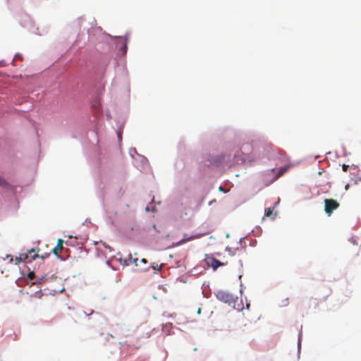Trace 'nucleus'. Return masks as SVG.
Wrapping results in <instances>:
<instances>
[{"mask_svg": "<svg viewBox=\"0 0 361 361\" xmlns=\"http://www.w3.org/2000/svg\"><path fill=\"white\" fill-rule=\"evenodd\" d=\"M140 262L141 263H143V264H147V261L146 259L143 258L140 260Z\"/></svg>", "mask_w": 361, "mask_h": 361, "instance_id": "412c9836", "label": "nucleus"}, {"mask_svg": "<svg viewBox=\"0 0 361 361\" xmlns=\"http://www.w3.org/2000/svg\"><path fill=\"white\" fill-rule=\"evenodd\" d=\"M44 295V294L40 291L35 292L34 295H32V297L37 298L39 299L42 298V297Z\"/></svg>", "mask_w": 361, "mask_h": 361, "instance_id": "2eb2a0df", "label": "nucleus"}, {"mask_svg": "<svg viewBox=\"0 0 361 361\" xmlns=\"http://www.w3.org/2000/svg\"><path fill=\"white\" fill-rule=\"evenodd\" d=\"M239 262H240V266L242 267L243 264H242V259H240Z\"/></svg>", "mask_w": 361, "mask_h": 361, "instance_id": "5701e85b", "label": "nucleus"}, {"mask_svg": "<svg viewBox=\"0 0 361 361\" xmlns=\"http://www.w3.org/2000/svg\"><path fill=\"white\" fill-rule=\"evenodd\" d=\"M35 250L34 248H32L31 250H28V254L31 255L32 253H35Z\"/></svg>", "mask_w": 361, "mask_h": 361, "instance_id": "aec40b11", "label": "nucleus"}, {"mask_svg": "<svg viewBox=\"0 0 361 361\" xmlns=\"http://www.w3.org/2000/svg\"><path fill=\"white\" fill-rule=\"evenodd\" d=\"M28 258V255L26 253L20 254V260L21 261H26Z\"/></svg>", "mask_w": 361, "mask_h": 361, "instance_id": "dca6fc26", "label": "nucleus"}, {"mask_svg": "<svg viewBox=\"0 0 361 361\" xmlns=\"http://www.w3.org/2000/svg\"><path fill=\"white\" fill-rule=\"evenodd\" d=\"M218 298L224 301V302L228 303L231 305L233 303H235L238 301V298H234L233 296L228 293H219Z\"/></svg>", "mask_w": 361, "mask_h": 361, "instance_id": "7ed1b4c3", "label": "nucleus"}, {"mask_svg": "<svg viewBox=\"0 0 361 361\" xmlns=\"http://www.w3.org/2000/svg\"><path fill=\"white\" fill-rule=\"evenodd\" d=\"M349 168V166L347 164H343L342 166L343 171L346 172L348 171V169Z\"/></svg>", "mask_w": 361, "mask_h": 361, "instance_id": "a211bd4d", "label": "nucleus"}, {"mask_svg": "<svg viewBox=\"0 0 361 361\" xmlns=\"http://www.w3.org/2000/svg\"><path fill=\"white\" fill-rule=\"evenodd\" d=\"M49 254L48 253H46L45 255H41L39 256L38 254H34L32 256V258L33 259H36L37 257H40L42 258V259H44L46 257L49 256Z\"/></svg>", "mask_w": 361, "mask_h": 361, "instance_id": "4468645a", "label": "nucleus"}, {"mask_svg": "<svg viewBox=\"0 0 361 361\" xmlns=\"http://www.w3.org/2000/svg\"><path fill=\"white\" fill-rule=\"evenodd\" d=\"M340 206V204L334 199H325L324 200V211L328 216L331 215L333 212L337 209Z\"/></svg>", "mask_w": 361, "mask_h": 361, "instance_id": "f257e3e1", "label": "nucleus"}, {"mask_svg": "<svg viewBox=\"0 0 361 361\" xmlns=\"http://www.w3.org/2000/svg\"><path fill=\"white\" fill-rule=\"evenodd\" d=\"M119 261L124 266H128L130 264V262H129L128 257L127 259H120Z\"/></svg>", "mask_w": 361, "mask_h": 361, "instance_id": "ddd939ff", "label": "nucleus"}, {"mask_svg": "<svg viewBox=\"0 0 361 361\" xmlns=\"http://www.w3.org/2000/svg\"><path fill=\"white\" fill-rule=\"evenodd\" d=\"M28 278L30 279H34L35 277V272L34 271H31L27 275Z\"/></svg>", "mask_w": 361, "mask_h": 361, "instance_id": "f3484780", "label": "nucleus"}, {"mask_svg": "<svg viewBox=\"0 0 361 361\" xmlns=\"http://www.w3.org/2000/svg\"><path fill=\"white\" fill-rule=\"evenodd\" d=\"M205 261L209 266H211L214 269V270H216L220 266H224L228 264L227 262H221L213 257H208L207 255Z\"/></svg>", "mask_w": 361, "mask_h": 361, "instance_id": "f03ea898", "label": "nucleus"}, {"mask_svg": "<svg viewBox=\"0 0 361 361\" xmlns=\"http://www.w3.org/2000/svg\"><path fill=\"white\" fill-rule=\"evenodd\" d=\"M273 209H274V208L265 209V216L267 217H270L272 219H274L276 214H273Z\"/></svg>", "mask_w": 361, "mask_h": 361, "instance_id": "1a4fd4ad", "label": "nucleus"}, {"mask_svg": "<svg viewBox=\"0 0 361 361\" xmlns=\"http://www.w3.org/2000/svg\"><path fill=\"white\" fill-rule=\"evenodd\" d=\"M201 236H202V234H197V235H190V236L188 237L187 235L185 234L184 238L182 240H180L179 242H178L176 243V245H183L190 240L197 239V238H200Z\"/></svg>", "mask_w": 361, "mask_h": 361, "instance_id": "39448f33", "label": "nucleus"}, {"mask_svg": "<svg viewBox=\"0 0 361 361\" xmlns=\"http://www.w3.org/2000/svg\"><path fill=\"white\" fill-rule=\"evenodd\" d=\"M128 258H129V262H130V264H134L137 267L139 266L137 258L133 257L131 256V255H128Z\"/></svg>", "mask_w": 361, "mask_h": 361, "instance_id": "9d476101", "label": "nucleus"}, {"mask_svg": "<svg viewBox=\"0 0 361 361\" xmlns=\"http://www.w3.org/2000/svg\"><path fill=\"white\" fill-rule=\"evenodd\" d=\"M173 327V326L172 323H166L162 326V331L166 336L170 335L172 332Z\"/></svg>", "mask_w": 361, "mask_h": 361, "instance_id": "0eeeda50", "label": "nucleus"}, {"mask_svg": "<svg viewBox=\"0 0 361 361\" xmlns=\"http://www.w3.org/2000/svg\"><path fill=\"white\" fill-rule=\"evenodd\" d=\"M118 137L119 140H121V133L120 132L118 133Z\"/></svg>", "mask_w": 361, "mask_h": 361, "instance_id": "4be33fe9", "label": "nucleus"}, {"mask_svg": "<svg viewBox=\"0 0 361 361\" xmlns=\"http://www.w3.org/2000/svg\"><path fill=\"white\" fill-rule=\"evenodd\" d=\"M162 264H156L154 262H153L152 264V267L153 269L156 270V271H161V269H162Z\"/></svg>", "mask_w": 361, "mask_h": 361, "instance_id": "f8f14e48", "label": "nucleus"}, {"mask_svg": "<svg viewBox=\"0 0 361 361\" xmlns=\"http://www.w3.org/2000/svg\"><path fill=\"white\" fill-rule=\"evenodd\" d=\"M289 166H285L278 169V173L276 174V178H279L282 176L288 170Z\"/></svg>", "mask_w": 361, "mask_h": 361, "instance_id": "6e6552de", "label": "nucleus"}, {"mask_svg": "<svg viewBox=\"0 0 361 361\" xmlns=\"http://www.w3.org/2000/svg\"><path fill=\"white\" fill-rule=\"evenodd\" d=\"M47 279L46 276H42L41 279H40V281L38 282L39 283H41L42 282H44Z\"/></svg>", "mask_w": 361, "mask_h": 361, "instance_id": "6ab92c4d", "label": "nucleus"}, {"mask_svg": "<svg viewBox=\"0 0 361 361\" xmlns=\"http://www.w3.org/2000/svg\"><path fill=\"white\" fill-rule=\"evenodd\" d=\"M63 243H64L63 240L59 239L57 241L56 246L51 250V252H53L56 256H59L63 249Z\"/></svg>", "mask_w": 361, "mask_h": 361, "instance_id": "423d86ee", "label": "nucleus"}, {"mask_svg": "<svg viewBox=\"0 0 361 361\" xmlns=\"http://www.w3.org/2000/svg\"><path fill=\"white\" fill-rule=\"evenodd\" d=\"M226 251L230 256L238 255L239 257L243 255L245 252V248L243 247L232 248L229 247H226Z\"/></svg>", "mask_w": 361, "mask_h": 361, "instance_id": "20e7f679", "label": "nucleus"}, {"mask_svg": "<svg viewBox=\"0 0 361 361\" xmlns=\"http://www.w3.org/2000/svg\"><path fill=\"white\" fill-rule=\"evenodd\" d=\"M0 186L4 188H8L9 186V184L7 183V181L0 176Z\"/></svg>", "mask_w": 361, "mask_h": 361, "instance_id": "9b49d317", "label": "nucleus"}, {"mask_svg": "<svg viewBox=\"0 0 361 361\" xmlns=\"http://www.w3.org/2000/svg\"><path fill=\"white\" fill-rule=\"evenodd\" d=\"M200 312H201V308H199L197 312L200 314Z\"/></svg>", "mask_w": 361, "mask_h": 361, "instance_id": "b1692460", "label": "nucleus"}]
</instances>
